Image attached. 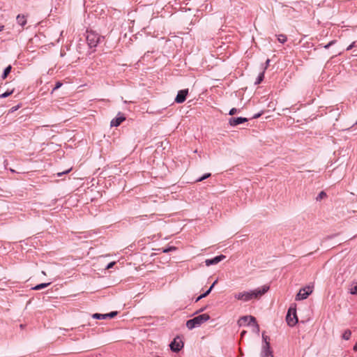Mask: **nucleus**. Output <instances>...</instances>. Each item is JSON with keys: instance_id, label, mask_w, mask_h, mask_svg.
<instances>
[{"instance_id": "f257e3e1", "label": "nucleus", "mask_w": 357, "mask_h": 357, "mask_svg": "<svg viewBox=\"0 0 357 357\" xmlns=\"http://www.w3.org/2000/svg\"><path fill=\"white\" fill-rule=\"evenodd\" d=\"M269 289V287L264 285L261 288H258L250 291H242L234 295L235 299L248 302L253 298H259Z\"/></svg>"}, {"instance_id": "f03ea898", "label": "nucleus", "mask_w": 357, "mask_h": 357, "mask_svg": "<svg viewBox=\"0 0 357 357\" xmlns=\"http://www.w3.org/2000/svg\"><path fill=\"white\" fill-rule=\"evenodd\" d=\"M210 319L208 314L198 315L193 319H189L186 322V326L189 330L200 326L202 324Z\"/></svg>"}, {"instance_id": "7ed1b4c3", "label": "nucleus", "mask_w": 357, "mask_h": 357, "mask_svg": "<svg viewBox=\"0 0 357 357\" xmlns=\"http://www.w3.org/2000/svg\"><path fill=\"white\" fill-rule=\"evenodd\" d=\"M103 38L94 31H86V41L90 48L96 47Z\"/></svg>"}, {"instance_id": "20e7f679", "label": "nucleus", "mask_w": 357, "mask_h": 357, "mask_svg": "<svg viewBox=\"0 0 357 357\" xmlns=\"http://www.w3.org/2000/svg\"><path fill=\"white\" fill-rule=\"evenodd\" d=\"M286 321L287 324L291 327L294 326L298 323L296 308L290 307L289 309L286 317Z\"/></svg>"}, {"instance_id": "39448f33", "label": "nucleus", "mask_w": 357, "mask_h": 357, "mask_svg": "<svg viewBox=\"0 0 357 357\" xmlns=\"http://www.w3.org/2000/svg\"><path fill=\"white\" fill-rule=\"evenodd\" d=\"M312 287L306 286L301 289L296 296V301L306 299L312 293Z\"/></svg>"}, {"instance_id": "423d86ee", "label": "nucleus", "mask_w": 357, "mask_h": 357, "mask_svg": "<svg viewBox=\"0 0 357 357\" xmlns=\"http://www.w3.org/2000/svg\"><path fill=\"white\" fill-rule=\"evenodd\" d=\"M169 347L172 351L178 352L183 347V342L178 337H176L171 342Z\"/></svg>"}, {"instance_id": "0eeeda50", "label": "nucleus", "mask_w": 357, "mask_h": 357, "mask_svg": "<svg viewBox=\"0 0 357 357\" xmlns=\"http://www.w3.org/2000/svg\"><path fill=\"white\" fill-rule=\"evenodd\" d=\"M226 258L225 255H220L218 256L215 257L213 259H207L205 260V264L207 266H209L211 265H214L218 264L222 260L225 259Z\"/></svg>"}, {"instance_id": "6e6552de", "label": "nucleus", "mask_w": 357, "mask_h": 357, "mask_svg": "<svg viewBox=\"0 0 357 357\" xmlns=\"http://www.w3.org/2000/svg\"><path fill=\"white\" fill-rule=\"evenodd\" d=\"M245 320H249L248 323V326L255 325L257 323L256 319L253 316H243L241 317L238 321L239 326H242L243 324H244L245 323Z\"/></svg>"}, {"instance_id": "1a4fd4ad", "label": "nucleus", "mask_w": 357, "mask_h": 357, "mask_svg": "<svg viewBox=\"0 0 357 357\" xmlns=\"http://www.w3.org/2000/svg\"><path fill=\"white\" fill-rule=\"evenodd\" d=\"M261 357H273V352L271 350L270 343L263 344Z\"/></svg>"}, {"instance_id": "9d476101", "label": "nucleus", "mask_w": 357, "mask_h": 357, "mask_svg": "<svg viewBox=\"0 0 357 357\" xmlns=\"http://www.w3.org/2000/svg\"><path fill=\"white\" fill-rule=\"evenodd\" d=\"M188 94V89H183V90L179 91L177 93L176 98H175V102L177 103L183 102L185 100L186 96Z\"/></svg>"}, {"instance_id": "9b49d317", "label": "nucleus", "mask_w": 357, "mask_h": 357, "mask_svg": "<svg viewBox=\"0 0 357 357\" xmlns=\"http://www.w3.org/2000/svg\"><path fill=\"white\" fill-rule=\"evenodd\" d=\"M126 120V117L121 112H119L117 116L113 119L110 122L112 127L119 126L123 121Z\"/></svg>"}, {"instance_id": "f8f14e48", "label": "nucleus", "mask_w": 357, "mask_h": 357, "mask_svg": "<svg viewBox=\"0 0 357 357\" xmlns=\"http://www.w3.org/2000/svg\"><path fill=\"white\" fill-rule=\"evenodd\" d=\"M248 121L247 118L243 117H233L231 118L229 121V123L231 126H236L241 123H245Z\"/></svg>"}, {"instance_id": "ddd939ff", "label": "nucleus", "mask_w": 357, "mask_h": 357, "mask_svg": "<svg viewBox=\"0 0 357 357\" xmlns=\"http://www.w3.org/2000/svg\"><path fill=\"white\" fill-rule=\"evenodd\" d=\"M16 20L17 23L22 26H24L26 24V17L24 15H18Z\"/></svg>"}, {"instance_id": "4468645a", "label": "nucleus", "mask_w": 357, "mask_h": 357, "mask_svg": "<svg viewBox=\"0 0 357 357\" xmlns=\"http://www.w3.org/2000/svg\"><path fill=\"white\" fill-rule=\"evenodd\" d=\"M50 284V282L41 283V284H39L35 286L34 287H33L32 289H33V290H40V289H42L43 288H45V287H48Z\"/></svg>"}, {"instance_id": "2eb2a0df", "label": "nucleus", "mask_w": 357, "mask_h": 357, "mask_svg": "<svg viewBox=\"0 0 357 357\" xmlns=\"http://www.w3.org/2000/svg\"><path fill=\"white\" fill-rule=\"evenodd\" d=\"M11 69H12L11 66H8L4 69L2 76H1L2 79H4L7 77L8 75L10 73Z\"/></svg>"}, {"instance_id": "dca6fc26", "label": "nucleus", "mask_w": 357, "mask_h": 357, "mask_svg": "<svg viewBox=\"0 0 357 357\" xmlns=\"http://www.w3.org/2000/svg\"><path fill=\"white\" fill-rule=\"evenodd\" d=\"M351 336V331L349 329L346 330L342 334V338L345 340H349Z\"/></svg>"}, {"instance_id": "f3484780", "label": "nucleus", "mask_w": 357, "mask_h": 357, "mask_svg": "<svg viewBox=\"0 0 357 357\" xmlns=\"http://www.w3.org/2000/svg\"><path fill=\"white\" fill-rule=\"evenodd\" d=\"M93 318L97 319H106V314H98L95 313L92 315Z\"/></svg>"}, {"instance_id": "a211bd4d", "label": "nucleus", "mask_w": 357, "mask_h": 357, "mask_svg": "<svg viewBox=\"0 0 357 357\" xmlns=\"http://www.w3.org/2000/svg\"><path fill=\"white\" fill-rule=\"evenodd\" d=\"M277 37H278V41L281 43H284L287 40V36L284 34H279L277 36Z\"/></svg>"}, {"instance_id": "6ab92c4d", "label": "nucleus", "mask_w": 357, "mask_h": 357, "mask_svg": "<svg viewBox=\"0 0 357 357\" xmlns=\"http://www.w3.org/2000/svg\"><path fill=\"white\" fill-rule=\"evenodd\" d=\"M210 176H211V174L210 173H206L204 175H203L202 177H199V178H197L196 180V182H201V181L208 178Z\"/></svg>"}, {"instance_id": "aec40b11", "label": "nucleus", "mask_w": 357, "mask_h": 357, "mask_svg": "<svg viewBox=\"0 0 357 357\" xmlns=\"http://www.w3.org/2000/svg\"><path fill=\"white\" fill-rule=\"evenodd\" d=\"M13 93V90L7 91L6 92L0 95V98H5L11 95Z\"/></svg>"}, {"instance_id": "412c9836", "label": "nucleus", "mask_w": 357, "mask_h": 357, "mask_svg": "<svg viewBox=\"0 0 357 357\" xmlns=\"http://www.w3.org/2000/svg\"><path fill=\"white\" fill-rule=\"evenodd\" d=\"M326 197V192H324V191H321L319 192V194L317 195L316 199L317 201H319L321 199H322L323 198Z\"/></svg>"}, {"instance_id": "4be33fe9", "label": "nucleus", "mask_w": 357, "mask_h": 357, "mask_svg": "<svg viewBox=\"0 0 357 357\" xmlns=\"http://www.w3.org/2000/svg\"><path fill=\"white\" fill-rule=\"evenodd\" d=\"M349 292L351 294H357V282L355 284L354 287H351L349 289Z\"/></svg>"}, {"instance_id": "5701e85b", "label": "nucleus", "mask_w": 357, "mask_h": 357, "mask_svg": "<svg viewBox=\"0 0 357 357\" xmlns=\"http://www.w3.org/2000/svg\"><path fill=\"white\" fill-rule=\"evenodd\" d=\"M264 73H261L259 75L257 79V81L255 82V84H259L264 79Z\"/></svg>"}, {"instance_id": "b1692460", "label": "nucleus", "mask_w": 357, "mask_h": 357, "mask_svg": "<svg viewBox=\"0 0 357 357\" xmlns=\"http://www.w3.org/2000/svg\"><path fill=\"white\" fill-rule=\"evenodd\" d=\"M176 247L170 246V247H169L167 248L163 249L162 250V252H164V253L169 252L170 251L176 250Z\"/></svg>"}, {"instance_id": "393cba45", "label": "nucleus", "mask_w": 357, "mask_h": 357, "mask_svg": "<svg viewBox=\"0 0 357 357\" xmlns=\"http://www.w3.org/2000/svg\"><path fill=\"white\" fill-rule=\"evenodd\" d=\"M117 314V312H111L109 313L106 314V319L107 318H113Z\"/></svg>"}, {"instance_id": "a878e982", "label": "nucleus", "mask_w": 357, "mask_h": 357, "mask_svg": "<svg viewBox=\"0 0 357 357\" xmlns=\"http://www.w3.org/2000/svg\"><path fill=\"white\" fill-rule=\"evenodd\" d=\"M336 43V40H331L330 43H328L327 45L324 46L325 49L329 48L332 45L335 44Z\"/></svg>"}, {"instance_id": "bb28decb", "label": "nucleus", "mask_w": 357, "mask_h": 357, "mask_svg": "<svg viewBox=\"0 0 357 357\" xmlns=\"http://www.w3.org/2000/svg\"><path fill=\"white\" fill-rule=\"evenodd\" d=\"M262 338L264 340V344L269 343L268 342V337L265 335L264 333L262 334Z\"/></svg>"}, {"instance_id": "cd10ccee", "label": "nucleus", "mask_w": 357, "mask_h": 357, "mask_svg": "<svg viewBox=\"0 0 357 357\" xmlns=\"http://www.w3.org/2000/svg\"><path fill=\"white\" fill-rule=\"evenodd\" d=\"M62 85V83L60 82H56L55 86L52 89V92L59 89Z\"/></svg>"}, {"instance_id": "c85d7f7f", "label": "nucleus", "mask_w": 357, "mask_h": 357, "mask_svg": "<svg viewBox=\"0 0 357 357\" xmlns=\"http://www.w3.org/2000/svg\"><path fill=\"white\" fill-rule=\"evenodd\" d=\"M356 42H353L350 45H349L347 48V50L349 51L350 50H351L353 47H356Z\"/></svg>"}, {"instance_id": "c756f323", "label": "nucleus", "mask_w": 357, "mask_h": 357, "mask_svg": "<svg viewBox=\"0 0 357 357\" xmlns=\"http://www.w3.org/2000/svg\"><path fill=\"white\" fill-rule=\"evenodd\" d=\"M237 112V109L236 108H232L230 109L229 114V115H234Z\"/></svg>"}, {"instance_id": "7c9ffc66", "label": "nucleus", "mask_w": 357, "mask_h": 357, "mask_svg": "<svg viewBox=\"0 0 357 357\" xmlns=\"http://www.w3.org/2000/svg\"><path fill=\"white\" fill-rule=\"evenodd\" d=\"M115 264V262L113 261V262H110L109 264H107V266H106V269H109L113 267V266Z\"/></svg>"}, {"instance_id": "2f4dec72", "label": "nucleus", "mask_w": 357, "mask_h": 357, "mask_svg": "<svg viewBox=\"0 0 357 357\" xmlns=\"http://www.w3.org/2000/svg\"><path fill=\"white\" fill-rule=\"evenodd\" d=\"M70 171V169H68V170H66V171H65V172H59V173H57V176H62L63 174H65L68 173Z\"/></svg>"}, {"instance_id": "473e14b6", "label": "nucleus", "mask_w": 357, "mask_h": 357, "mask_svg": "<svg viewBox=\"0 0 357 357\" xmlns=\"http://www.w3.org/2000/svg\"><path fill=\"white\" fill-rule=\"evenodd\" d=\"M211 293V289H208L206 292L202 294L203 296L205 298Z\"/></svg>"}, {"instance_id": "72a5a7b5", "label": "nucleus", "mask_w": 357, "mask_h": 357, "mask_svg": "<svg viewBox=\"0 0 357 357\" xmlns=\"http://www.w3.org/2000/svg\"><path fill=\"white\" fill-rule=\"evenodd\" d=\"M255 328L256 331L258 333L259 331V326L257 323H256L255 325H253Z\"/></svg>"}, {"instance_id": "f704fd0d", "label": "nucleus", "mask_w": 357, "mask_h": 357, "mask_svg": "<svg viewBox=\"0 0 357 357\" xmlns=\"http://www.w3.org/2000/svg\"><path fill=\"white\" fill-rule=\"evenodd\" d=\"M204 297L203 296L202 294H201L199 296H198L196 300H195V302H198L199 301H200L201 299L204 298Z\"/></svg>"}, {"instance_id": "c9c22d12", "label": "nucleus", "mask_w": 357, "mask_h": 357, "mask_svg": "<svg viewBox=\"0 0 357 357\" xmlns=\"http://www.w3.org/2000/svg\"><path fill=\"white\" fill-rule=\"evenodd\" d=\"M204 297L203 296L202 294H201L199 296H198L196 300H195V302H198L199 301H200L201 299L204 298Z\"/></svg>"}, {"instance_id": "e433bc0d", "label": "nucleus", "mask_w": 357, "mask_h": 357, "mask_svg": "<svg viewBox=\"0 0 357 357\" xmlns=\"http://www.w3.org/2000/svg\"><path fill=\"white\" fill-rule=\"evenodd\" d=\"M218 280H216L213 284L210 287V288L208 289H211V291H212L213 287L215 286V284L217 283Z\"/></svg>"}, {"instance_id": "4c0bfd02", "label": "nucleus", "mask_w": 357, "mask_h": 357, "mask_svg": "<svg viewBox=\"0 0 357 357\" xmlns=\"http://www.w3.org/2000/svg\"><path fill=\"white\" fill-rule=\"evenodd\" d=\"M218 280H216L213 284L210 287V288L208 289H211V291H212L213 287L215 286V284L217 283Z\"/></svg>"}, {"instance_id": "58836bf2", "label": "nucleus", "mask_w": 357, "mask_h": 357, "mask_svg": "<svg viewBox=\"0 0 357 357\" xmlns=\"http://www.w3.org/2000/svg\"><path fill=\"white\" fill-rule=\"evenodd\" d=\"M218 280H216L213 284L210 287V288L208 289H211V291H212L213 287L215 286V284L217 283Z\"/></svg>"}, {"instance_id": "ea45409f", "label": "nucleus", "mask_w": 357, "mask_h": 357, "mask_svg": "<svg viewBox=\"0 0 357 357\" xmlns=\"http://www.w3.org/2000/svg\"><path fill=\"white\" fill-rule=\"evenodd\" d=\"M269 63H270V59H267L266 61V66H265V69L269 66Z\"/></svg>"}, {"instance_id": "a19ab883", "label": "nucleus", "mask_w": 357, "mask_h": 357, "mask_svg": "<svg viewBox=\"0 0 357 357\" xmlns=\"http://www.w3.org/2000/svg\"><path fill=\"white\" fill-rule=\"evenodd\" d=\"M20 107L19 106H16V107H13L11 108V112H14V111H16Z\"/></svg>"}, {"instance_id": "79ce46f5", "label": "nucleus", "mask_w": 357, "mask_h": 357, "mask_svg": "<svg viewBox=\"0 0 357 357\" xmlns=\"http://www.w3.org/2000/svg\"><path fill=\"white\" fill-rule=\"evenodd\" d=\"M261 116V114L260 113H258V114H256L253 116V119H257L259 118V116Z\"/></svg>"}, {"instance_id": "37998d69", "label": "nucleus", "mask_w": 357, "mask_h": 357, "mask_svg": "<svg viewBox=\"0 0 357 357\" xmlns=\"http://www.w3.org/2000/svg\"><path fill=\"white\" fill-rule=\"evenodd\" d=\"M353 349L354 351H357V340H356V342L355 345L354 346Z\"/></svg>"}, {"instance_id": "c03bdc74", "label": "nucleus", "mask_w": 357, "mask_h": 357, "mask_svg": "<svg viewBox=\"0 0 357 357\" xmlns=\"http://www.w3.org/2000/svg\"><path fill=\"white\" fill-rule=\"evenodd\" d=\"M205 308H206V307H204V308H200V310H198L197 312H196V313H198V312H200L204 311Z\"/></svg>"}, {"instance_id": "a18cd8bd", "label": "nucleus", "mask_w": 357, "mask_h": 357, "mask_svg": "<svg viewBox=\"0 0 357 357\" xmlns=\"http://www.w3.org/2000/svg\"><path fill=\"white\" fill-rule=\"evenodd\" d=\"M245 333H246V331H243L241 332V335L243 336V335H245Z\"/></svg>"}, {"instance_id": "49530a36", "label": "nucleus", "mask_w": 357, "mask_h": 357, "mask_svg": "<svg viewBox=\"0 0 357 357\" xmlns=\"http://www.w3.org/2000/svg\"><path fill=\"white\" fill-rule=\"evenodd\" d=\"M3 26H0V31L3 30Z\"/></svg>"}]
</instances>
